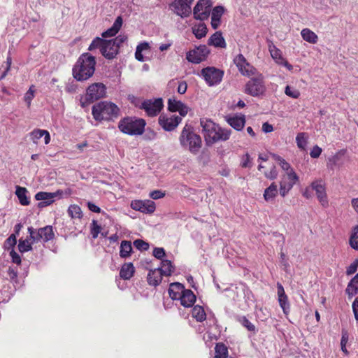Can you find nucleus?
Instances as JSON below:
<instances>
[{
    "instance_id": "f257e3e1",
    "label": "nucleus",
    "mask_w": 358,
    "mask_h": 358,
    "mask_svg": "<svg viewBox=\"0 0 358 358\" xmlns=\"http://www.w3.org/2000/svg\"><path fill=\"white\" fill-rule=\"evenodd\" d=\"M200 124L202 128L206 145H213L218 141H226L231 136V130L221 128L210 119L201 118Z\"/></svg>"
},
{
    "instance_id": "f03ea898",
    "label": "nucleus",
    "mask_w": 358,
    "mask_h": 358,
    "mask_svg": "<svg viewBox=\"0 0 358 358\" xmlns=\"http://www.w3.org/2000/svg\"><path fill=\"white\" fill-rule=\"evenodd\" d=\"M96 60L95 57L90 53H83L78 59L73 68L74 78L78 81L86 80L94 73Z\"/></svg>"
},
{
    "instance_id": "7ed1b4c3",
    "label": "nucleus",
    "mask_w": 358,
    "mask_h": 358,
    "mask_svg": "<svg viewBox=\"0 0 358 358\" xmlns=\"http://www.w3.org/2000/svg\"><path fill=\"white\" fill-rule=\"evenodd\" d=\"M181 146L187 149L191 153L196 155L201 148V138L199 135L195 134L191 126L186 124L179 138Z\"/></svg>"
},
{
    "instance_id": "20e7f679",
    "label": "nucleus",
    "mask_w": 358,
    "mask_h": 358,
    "mask_svg": "<svg viewBox=\"0 0 358 358\" xmlns=\"http://www.w3.org/2000/svg\"><path fill=\"white\" fill-rule=\"evenodd\" d=\"M92 115L96 121L110 120L118 116V107L111 102L101 101L92 107Z\"/></svg>"
},
{
    "instance_id": "39448f33",
    "label": "nucleus",
    "mask_w": 358,
    "mask_h": 358,
    "mask_svg": "<svg viewBox=\"0 0 358 358\" xmlns=\"http://www.w3.org/2000/svg\"><path fill=\"white\" fill-rule=\"evenodd\" d=\"M97 48L99 49L101 54L107 59H114L119 52L117 45L111 39L106 40L100 37H96L90 45L88 50L93 51Z\"/></svg>"
},
{
    "instance_id": "423d86ee",
    "label": "nucleus",
    "mask_w": 358,
    "mask_h": 358,
    "mask_svg": "<svg viewBox=\"0 0 358 358\" xmlns=\"http://www.w3.org/2000/svg\"><path fill=\"white\" fill-rule=\"evenodd\" d=\"M146 123L143 119L127 117L121 120L118 124L120 130L127 135H141L145 130Z\"/></svg>"
},
{
    "instance_id": "0eeeda50",
    "label": "nucleus",
    "mask_w": 358,
    "mask_h": 358,
    "mask_svg": "<svg viewBox=\"0 0 358 358\" xmlns=\"http://www.w3.org/2000/svg\"><path fill=\"white\" fill-rule=\"evenodd\" d=\"M266 91L264 77L262 74L251 78L245 85V92L252 96L262 95Z\"/></svg>"
},
{
    "instance_id": "6e6552de",
    "label": "nucleus",
    "mask_w": 358,
    "mask_h": 358,
    "mask_svg": "<svg viewBox=\"0 0 358 358\" xmlns=\"http://www.w3.org/2000/svg\"><path fill=\"white\" fill-rule=\"evenodd\" d=\"M298 180L299 177L294 170H290L283 174L280 182L279 193L280 196H286Z\"/></svg>"
},
{
    "instance_id": "1a4fd4ad",
    "label": "nucleus",
    "mask_w": 358,
    "mask_h": 358,
    "mask_svg": "<svg viewBox=\"0 0 358 358\" xmlns=\"http://www.w3.org/2000/svg\"><path fill=\"white\" fill-rule=\"evenodd\" d=\"M28 232L29 233V238L32 240V243L38 242L40 241L48 242L54 238V233L51 226L40 228L37 231H36L32 227H30L28 228Z\"/></svg>"
},
{
    "instance_id": "9d476101",
    "label": "nucleus",
    "mask_w": 358,
    "mask_h": 358,
    "mask_svg": "<svg viewBox=\"0 0 358 358\" xmlns=\"http://www.w3.org/2000/svg\"><path fill=\"white\" fill-rule=\"evenodd\" d=\"M194 0H174L169 6L171 10L182 18L189 16Z\"/></svg>"
},
{
    "instance_id": "9b49d317",
    "label": "nucleus",
    "mask_w": 358,
    "mask_h": 358,
    "mask_svg": "<svg viewBox=\"0 0 358 358\" xmlns=\"http://www.w3.org/2000/svg\"><path fill=\"white\" fill-rule=\"evenodd\" d=\"M201 75L209 86H213L221 82L224 72L215 67H206L201 70Z\"/></svg>"
},
{
    "instance_id": "f8f14e48",
    "label": "nucleus",
    "mask_w": 358,
    "mask_h": 358,
    "mask_svg": "<svg viewBox=\"0 0 358 358\" xmlns=\"http://www.w3.org/2000/svg\"><path fill=\"white\" fill-rule=\"evenodd\" d=\"M211 7L210 0H199L194 8V17L199 20L208 19L211 12Z\"/></svg>"
},
{
    "instance_id": "ddd939ff",
    "label": "nucleus",
    "mask_w": 358,
    "mask_h": 358,
    "mask_svg": "<svg viewBox=\"0 0 358 358\" xmlns=\"http://www.w3.org/2000/svg\"><path fill=\"white\" fill-rule=\"evenodd\" d=\"M234 62L243 76L250 77L257 74V69L246 60L242 54L236 56Z\"/></svg>"
},
{
    "instance_id": "4468645a",
    "label": "nucleus",
    "mask_w": 358,
    "mask_h": 358,
    "mask_svg": "<svg viewBox=\"0 0 358 358\" xmlns=\"http://www.w3.org/2000/svg\"><path fill=\"white\" fill-rule=\"evenodd\" d=\"M162 99L158 98L155 99H148L142 102L140 108L143 109L148 116L154 117L157 115L162 109Z\"/></svg>"
},
{
    "instance_id": "2eb2a0df",
    "label": "nucleus",
    "mask_w": 358,
    "mask_h": 358,
    "mask_svg": "<svg viewBox=\"0 0 358 358\" xmlns=\"http://www.w3.org/2000/svg\"><path fill=\"white\" fill-rule=\"evenodd\" d=\"M209 53L210 50L206 45H199L194 50L189 51L187 53L186 59L191 63L199 64L206 59Z\"/></svg>"
},
{
    "instance_id": "dca6fc26",
    "label": "nucleus",
    "mask_w": 358,
    "mask_h": 358,
    "mask_svg": "<svg viewBox=\"0 0 358 358\" xmlns=\"http://www.w3.org/2000/svg\"><path fill=\"white\" fill-rule=\"evenodd\" d=\"M106 87L102 83H94L89 86L86 93V100L93 102L104 96Z\"/></svg>"
},
{
    "instance_id": "f3484780",
    "label": "nucleus",
    "mask_w": 358,
    "mask_h": 358,
    "mask_svg": "<svg viewBox=\"0 0 358 358\" xmlns=\"http://www.w3.org/2000/svg\"><path fill=\"white\" fill-rule=\"evenodd\" d=\"M62 194L63 192L62 190H57L55 192H39L36 194L35 199L37 201H41L38 203L39 207H45L52 203L55 197H61Z\"/></svg>"
},
{
    "instance_id": "a211bd4d",
    "label": "nucleus",
    "mask_w": 358,
    "mask_h": 358,
    "mask_svg": "<svg viewBox=\"0 0 358 358\" xmlns=\"http://www.w3.org/2000/svg\"><path fill=\"white\" fill-rule=\"evenodd\" d=\"M159 125L166 131H173L180 124L182 119L179 116L161 115L159 117Z\"/></svg>"
},
{
    "instance_id": "6ab92c4d",
    "label": "nucleus",
    "mask_w": 358,
    "mask_h": 358,
    "mask_svg": "<svg viewBox=\"0 0 358 358\" xmlns=\"http://www.w3.org/2000/svg\"><path fill=\"white\" fill-rule=\"evenodd\" d=\"M131 208L133 210L140 211L143 213H152L156 206L154 201L151 200H135L131 203Z\"/></svg>"
},
{
    "instance_id": "aec40b11",
    "label": "nucleus",
    "mask_w": 358,
    "mask_h": 358,
    "mask_svg": "<svg viewBox=\"0 0 358 358\" xmlns=\"http://www.w3.org/2000/svg\"><path fill=\"white\" fill-rule=\"evenodd\" d=\"M311 189L315 190L317 198L320 204L326 208L329 206V201L324 185L322 181H314L311 183Z\"/></svg>"
},
{
    "instance_id": "412c9836",
    "label": "nucleus",
    "mask_w": 358,
    "mask_h": 358,
    "mask_svg": "<svg viewBox=\"0 0 358 358\" xmlns=\"http://www.w3.org/2000/svg\"><path fill=\"white\" fill-rule=\"evenodd\" d=\"M168 109L171 112H178L182 117H185L189 111L187 106L174 97L169 99Z\"/></svg>"
},
{
    "instance_id": "4be33fe9",
    "label": "nucleus",
    "mask_w": 358,
    "mask_h": 358,
    "mask_svg": "<svg viewBox=\"0 0 358 358\" xmlns=\"http://www.w3.org/2000/svg\"><path fill=\"white\" fill-rule=\"evenodd\" d=\"M277 289H278V302H279L280 306L282 308L284 313L287 314V313L289 310V305L288 303L287 296L285 294V292L282 285L279 282L277 283Z\"/></svg>"
},
{
    "instance_id": "5701e85b",
    "label": "nucleus",
    "mask_w": 358,
    "mask_h": 358,
    "mask_svg": "<svg viewBox=\"0 0 358 358\" xmlns=\"http://www.w3.org/2000/svg\"><path fill=\"white\" fill-rule=\"evenodd\" d=\"M162 273L159 268L150 269L148 273L147 281L149 285L157 287L162 280Z\"/></svg>"
},
{
    "instance_id": "b1692460",
    "label": "nucleus",
    "mask_w": 358,
    "mask_h": 358,
    "mask_svg": "<svg viewBox=\"0 0 358 358\" xmlns=\"http://www.w3.org/2000/svg\"><path fill=\"white\" fill-rule=\"evenodd\" d=\"M185 287L180 282H173L170 284L169 294L173 300H180L185 291Z\"/></svg>"
},
{
    "instance_id": "393cba45",
    "label": "nucleus",
    "mask_w": 358,
    "mask_h": 358,
    "mask_svg": "<svg viewBox=\"0 0 358 358\" xmlns=\"http://www.w3.org/2000/svg\"><path fill=\"white\" fill-rule=\"evenodd\" d=\"M122 23V17L121 16H118L115 20L113 26L102 33V37L108 38L115 36L121 29Z\"/></svg>"
},
{
    "instance_id": "a878e982",
    "label": "nucleus",
    "mask_w": 358,
    "mask_h": 358,
    "mask_svg": "<svg viewBox=\"0 0 358 358\" xmlns=\"http://www.w3.org/2000/svg\"><path fill=\"white\" fill-rule=\"evenodd\" d=\"M180 304L186 308L192 307L196 301V296L190 289H185L181 298Z\"/></svg>"
},
{
    "instance_id": "bb28decb",
    "label": "nucleus",
    "mask_w": 358,
    "mask_h": 358,
    "mask_svg": "<svg viewBox=\"0 0 358 358\" xmlns=\"http://www.w3.org/2000/svg\"><path fill=\"white\" fill-rule=\"evenodd\" d=\"M208 44L215 48H226V42L220 31H216L208 39Z\"/></svg>"
},
{
    "instance_id": "cd10ccee",
    "label": "nucleus",
    "mask_w": 358,
    "mask_h": 358,
    "mask_svg": "<svg viewBox=\"0 0 358 358\" xmlns=\"http://www.w3.org/2000/svg\"><path fill=\"white\" fill-rule=\"evenodd\" d=\"M227 122L234 129L241 131L245 126V118L244 115H235L233 117H229L227 118Z\"/></svg>"
},
{
    "instance_id": "c85d7f7f",
    "label": "nucleus",
    "mask_w": 358,
    "mask_h": 358,
    "mask_svg": "<svg viewBox=\"0 0 358 358\" xmlns=\"http://www.w3.org/2000/svg\"><path fill=\"white\" fill-rule=\"evenodd\" d=\"M135 273V268L132 263L124 264L120 271V276L124 280L131 279Z\"/></svg>"
},
{
    "instance_id": "c756f323",
    "label": "nucleus",
    "mask_w": 358,
    "mask_h": 358,
    "mask_svg": "<svg viewBox=\"0 0 358 358\" xmlns=\"http://www.w3.org/2000/svg\"><path fill=\"white\" fill-rule=\"evenodd\" d=\"M278 194L277 185L272 182L267 188L265 189L264 192V199L267 202H272Z\"/></svg>"
},
{
    "instance_id": "7c9ffc66",
    "label": "nucleus",
    "mask_w": 358,
    "mask_h": 358,
    "mask_svg": "<svg viewBox=\"0 0 358 358\" xmlns=\"http://www.w3.org/2000/svg\"><path fill=\"white\" fill-rule=\"evenodd\" d=\"M301 35L302 38L309 43L315 44L317 43V35L308 28L303 29L301 31Z\"/></svg>"
},
{
    "instance_id": "2f4dec72",
    "label": "nucleus",
    "mask_w": 358,
    "mask_h": 358,
    "mask_svg": "<svg viewBox=\"0 0 358 358\" xmlns=\"http://www.w3.org/2000/svg\"><path fill=\"white\" fill-rule=\"evenodd\" d=\"M15 194L21 205L27 206L29 204L30 201L27 196V189L25 187L16 186Z\"/></svg>"
},
{
    "instance_id": "473e14b6",
    "label": "nucleus",
    "mask_w": 358,
    "mask_h": 358,
    "mask_svg": "<svg viewBox=\"0 0 358 358\" xmlns=\"http://www.w3.org/2000/svg\"><path fill=\"white\" fill-rule=\"evenodd\" d=\"M345 292L349 297H352L358 293V273L349 282Z\"/></svg>"
},
{
    "instance_id": "72a5a7b5",
    "label": "nucleus",
    "mask_w": 358,
    "mask_h": 358,
    "mask_svg": "<svg viewBox=\"0 0 358 358\" xmlns=\"http://www.w3.org/2000/svg\"><path fill=\"white\" fill-rule=\"evenodd\" d=\"M161 267L158 268L160 270L163 275L170 276L173 273L175 267L172 262L168 259H164L161 262Z\"/></svg>"
},
{
    "instance_id": "f704fd0d",
    "label": "nucleus",
    "mask_w": 358,
    "mask_h": 358,
    "mask_svg": "<svg viewBox=\"0 0 358 358\" xmlns=\"http://www.w3.org/2000/svg\"><path fill=\"white\" fill-rule=\"evenodd\" d=\"M132 251L130 241H122L120 244V256L122 258H127L130 256Z\"/></svg>"
},
{
    "instance_id": "c9c22d12",
    "label": "nucleus",
    "mask_w": 358,
    "mask_h": 358,
    "mask_svg": "<svg viewBox=\"0 0 358 358\" xmlns=\"http://www.w3.org/2000/svg\"><path fill=\"white\" fill-rule=\"evenodd\" d=\"M192 32L196 38H201L207 34V27L203 23H199L192 27Z\"/></svg>"
},
{
    "instance_id": "e433bc0d",
    "label": "nucleus",
    "mask_w": 358,
    "mask_h": 358,
    "mask_svg": "<svg viewBox=\"0 0 358 358\" xmlns=\"http://www.w3.org/2000/svg\"><path fill=\"white\" fill-rule=\"evenodd\" d=\"M192 317L198 322H203L206 318V314L202 306H195L192 312Z\"/></svg>"
},
{
    "instance_id": "4c0bfd02",
    "label": "nucleus",
    "mask_w": 358,
    "mask_h": 358,
    "mask_svg": "<svg viewBox=\"0 0 358 358\" xmlns=\"http://www.w3.org/2000/svg\"><path fill=\"white\" fill-rule=\"evenodd\" d=\"M345 150H341L336 152L334 156L329 157L327 160V167L334 169V166L337 165L341 157L345 155Z\"/></svg>"
},
{
    "instance_id": "58836bf2",
    "label": "nucleus",
    "mask_w": 358,
    "mask_h": 358,
    "mask_svg": "<svg viewBox=\"0 0 358 358\" xmlns=\"http://www.w3.org/2000/svg\"><path fill=\"white\" fill-rule=\"evenodd\" d=\"M215 358H227L228 350L222 343H217L215 348Z\"/></svg>"
},
{
    "instance_id": "ea45409f",
    "label": "nucleus",
    "mask_w": 358,
    "mask_h": 358,
    "mask_svg": "<svg viewBox=\"0 0 358 358\" xmlns=\"http://www.w3.org/2000/svg\"><path fill=\"white\" fill-rule=\"evenodd\" d=\"M308 136L304 132L299 133L296 137V142L299 148L305 150L308 143Z\"/></svg>"
},
{
    "instance_id": "a19ab883",
    "label": "nucleus",
    "mask_w": 358,
    "mask_h": 358,
    "mask_svg": "<svg viewBox=\"0 0 358 358\" xmlns=\"http://www.w3.org/2000/svg\"><path fill=\"white\" fill-rule=\"evenodd\" d=\"M69 215L73 218H81L83 216L81 208L78 205H71L68 208Z\"/></svg>"
},
{
    "instance_id": "79ce46f5",
    "label": "nucleus",
    "mask_w": 358,
    "mask_h": 358,
    "mask_svg": "<svg viewBox=\"0 0 358 358\" xmlns=\"http://www.w3.org/2000/svg\"><path fill=\"white\" fill-rule=\"evenodd\" d=\"M30 241H31V242H29V241L27 239H25V240L20 239L19 240L18 249L20 252L23 253V252H28V251H30L32 250L31 245L34 243H32V240L30 239Z\"/></svg>"
},
{
    "instance_id": "37998d69",
    "label": "nucleus",
    "mask_w": 358,
    "mask_h": 358,
    "mask_svg": "<svg viewBox=\"0 0 358 358\" xmlns=\"http://www.w3.org/2000/svg\"><path fill=\"white\" fill-rule=\"evenodd\" d=\"M350 244L352 248L358 250V225L354 228L350 238Z\"/></svg>"
},
{
    "instance_id": "c03bdc74",
    "label": "nucleus",
    "mask_w": 358,
    "mask_h": 358,
    "mask_svg": "<svg viewBox=\"0 0 358 358\" xmlns=\"http://www.w3.org/2000/svg\"><path fill=\"white\" fill-rule=\"evenodd\" d=\"M17 243V237L15 234H11L4 242V248L8 250L14 249Z\"/></svg>"
},
{
    "instance_id": "a18cd8bd",
    "label": "nucleus",
    "mask_w": 358,
    "mask_h": 358,
    "mask_svg": "<svg viewBox=\"0 0 358 358\" xmlns=\"http://www.w3.org/2000/svg\"><path fill=\"white\" fill-rule=\"evenodd\" d=\"M285 94L293 99H298L300 96V92L289 85H287L285 89Z\"/></svg>"
},
{
    "instance_id": "49530a36",
    "label": "nucleus",
    "mask_w": 358,
    "mask_h": 358,
    "mask_svg": "<svg viewBox=\"0 0 358 358\" xmlns=\"http://www.w3.org/2000/svg\"><path fill=\"white\" fill-rule=\"evenodd\" d=\"M43 133H45V130L36 129L30 133L31 139L34 143H37V141L43 136Z\"/></svg>"
},
{
    "instance_id": "de8ad7c7",
    "label": "nucleus",
    "mask_w": 358,
    "mask_h": 358,
    "mask_svg": "<svg viewBox=\"0 0 358 358\" xmlns=\"http://www.w3.org/2000/svg\"><path fill=\"white\" fill-rule=\"evenodd\" d=\"M134 245L136 248L141 251H146L149 248V244L141 239H137L134 241Z\"/></svg>"
},
{
    "instance_id": "09e8293b",
    "label": "nucleus",
    "mask_w": 358,
    "mask_h": 358,
    "mask_svg": "<svg viewBox=\"0 0 358 358\" xmlns=\"http://www.w3.org/2000/svg\"><path fill=\"white\" fill-rule=\"evenodd\" d=\"M268 50L273 59H280L282 52L273 43L268 45Z\"/></svg>"
},
{
    "instance_id": "8fccbe9b",
    "label": "nucleus",
    "mask_w": 358,
    "mask_h": 358,
    "mask_svg": "<svg viewBox=\"0 0 358 358\" xmlns=\"http://www.w3.org/2000/svg\"><path fill=\"white\" fill-rule=\"evenodd\" d=\"M177 83H178V89H177L178 92L180 94H185L187 89V85L186 82H185V81L177 82L175 80H173L170 82L171 85H176Z\"/></svg>"
},
{
    "instance_id": "3c124183",
    "label": "nucleus",
    "mask_w": 358,
    "mask_h": 358,
    "mask_svg": "<svg viewBox=\"0 0 358 358\" xmlns=\"http://www.w3.org/2000/svg\"><path fill=\"white\" fill-rule=\"evenodd\" d=\"M34 86L32 85L24 94V100L27 103L28 107L30 106L31 101L34 97Z\"/></svg>"
},
{
    "instance_id": "603ef678",
    "label": "nucleus",
    "mask_w": 358,
    "mask_h": 358,
    "mask_svg": "<svg viewBox=\"0 0 358 358\" xmlns=\"http://www.w3.org/2000/svg\"><path fill=\"white\" fill-rule=\"evenodd\" d=\"M127 36L124 34H121L118 35L115 38L111 39L115 42V44L117 45V48L120 49V48L122 45L123 43H124L127 41Z\"/></svg>"
},
{
    "instance_id": "864d4df0",
    "label": "nucleus",
    "mask_w": 358,
    "mask_h": 358,
    "mask_svg": "<svg viewBox=\"0 0 358 358\" xmlns=\"http://www.w3.org/2000/svg\"><path fill=\"white\" fill-rule=\"evenodd\" d=\"M224 8L221 6L215 7L213 10L211 9V11H212L211 17L216 18V19H221V17L224 13Z\"/></svg>"
},
{
    "instance_id": "5fc2aeb1",
    "label": "nucleus",
    "mask_w": 358,
    "mask_h": 358,
    "mask_svg": "<svg viewBox=\"0 0 358 358\" xmlns=\"http://www.w3.org/2000/svg\"><path fill=\"white\" fill-rule=\"evenodd\" d=\"M240 322L243 326H244L250 331H255V325L251 323L245 317H242L240 319Z\"/></svg>"
},
{
    "instance_id": "6e6d98bb",
    "label": "nucleus",
    "mask_w": 358,
    "mask_h": 358,
    "mask_svg": "<svg viewBox=\"0 0 358 358\" xmlns=\"http://www.w3.org/2000/svg\"><path fill=\"white\" fill-rule=\"evenodd\" d=\"M92 229H91V234L92 236V238L94 239L96 238L99 234L100 233L101 231V226H99L98 224H97V222L95 221V220H93L92 221Z\"/></svg>"
},
{
    "instance_id": "4d7b16f0",
    "label": "nucleus",
    "mask_w": 358,
    "mask_h": 358,
    "mask_svg": "<svg viewBox=\"0 0 358 358\" xmlns=\"http://www.w3.org/2000/svg\"><path fill=\"white\" fill-rule=\"evenodd\" d=\"M278 171L275 165H273L269 171H266L264 176L269 180H274L278 177Z\"/></svg>"
},
{
    "instance_id": "13d9d810",
    "label": "nucleus",
    "mask_w": 358,
    "mask_h": 358,
    "mask_svg": "<svg viewBox=\"0 0 358 358\" xmlns=\"http://www.w3.org/2000/svg\"><path fill=\"white\" fill-rule=\"evenodd\" d=\"M152 255L158 259L164 260L163 257L165 256V250L163 248H155L153 250Z\"/></svg>"
},
{
    "instance_id": "bf43d9fd",
    "label": "nucleus",
    "mask_w": 358,
    "mask_h": 358,
    "mask_svg": "<svg viewBox=\"0 0 358 358\" xmlns=\"http://www.w3.org/2000/svg\"><path fill=\"white\" fill-rule=\"evenodd\" d=\"M348 341V335L347 332H343L342 337L341 340V350L345 354L348 355V352L346 349V344Z\"/></svg>"
},
{
    "instance_id": "052dcab7",
    "label": "nucleus",
    "mask_w": 358,
    "mask_h": 358,
    "mask_svg": "<svg viewBox=\"0 0 358 358\" xmlns=\"http://www.w3.org/2000/svg\"><path fill=\"white\" fill-rule=\"evenodd\" d=\"M358 267V259H355L346 269V274L350 275L357 271Z\"/></svg>"
},
{
    "instance_id": "680f3d73",
    "label": "nucleus",
    "mask_w": 358,
    "mask_h": 358,
    "mask_svg": "<svg viewBox=\"0 0 358 358\" xmlns=\"http://www.w3.org/2000/svg\"><path fill=\"white\" fill-rule=\"evenodd\" d=\"M165 192L162 190H153L150 192V197L152 199H159L165 196Z\"/></svg>"
},
{
    "instance_id": "e2e57ef3",
    "label": "nucleus",
    "mask_w": 358,
    "mask_h": 358,
    "mask_svg": "<svg viewBox=\"0 0 358 358\" xmlns=\"http://www.w3.org/2000/svg\"><path fill=\"white\" fill-rule=\"evenodd\" d=\"M10 256L12 259V262L17 265L21 264V257L15 251L14 249H12L10 251Z\"/></svg>"
},
{
    "instance_id": "0e129e2a",
    "label": "nucleus",
    "mask_w": 358,
    "mask_h": 358,
    "mask_svg": "<svg viewBox=\"0 0 358 358\" xmlns=\"http://www.w3.org/2000/svg\"><path fill=\"white\" fill-rule=\"evenodd\" d=\"M8 276L12 281H17V271L15 268L9 267L7 271Z\"/></svg>"
},
{
    "instance_id": "69168bd1",
    "label": "nucleus",
    "mask_w": 358,
    "mask_h": 358,
    "mask_svg": "<svg viewBox=\"0 0 358 358\" xmlns=\"http://www.w3.org/2000/svg\"><path fill=\"white\" fill-rule=\"evenodd\" d=\"M322 151V150L321 148L318 145H315L310 150V155L312 158H318L320 156Z\"/></svg>"
},
{
    "instance_id": "338daca9",
    "label": "nucleus",
    "mask_w": 358,
    "mask_h": 358,
    "mask_svg": "<svg viewBox=\"0 0 358 358\" xmlns=\"http://www.w3.org/2000/svg\"><path fill=\"white\" fill-rule=\"evenodd\" d=\"M352 311L355 315V320L358 322V296L355 298V301L352 304Z\"/></svg>"
},
{
    "instance_id": "774afa93",
    "label": "nucleus",
    "mask_w": 358,
    "mask_h": 358,
    "mask_svg": "<svg viewBox=\"0 0 358 358\" xmlns=\"http://www.w3.org/2000/svg\"><path fill=\"white\" fill-rule=\"evenodd\" d=\"M280 263L282 266H283V268L287 271V268L289 267V264L286 259L285 254L282 252H280Z\"/></svg>"
}]
</instances>
